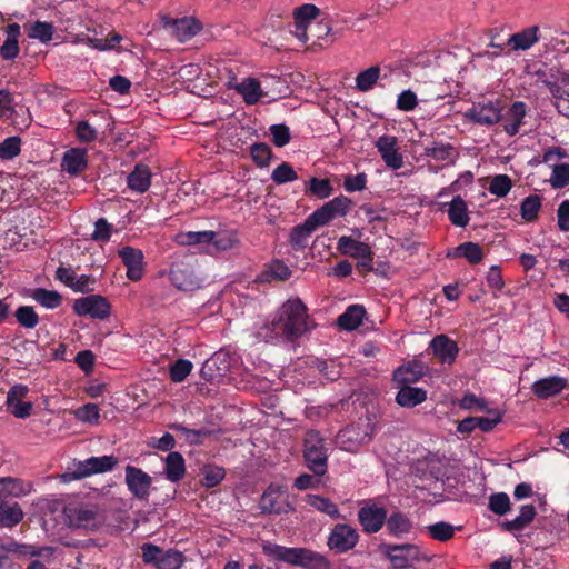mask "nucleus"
I'll return each instance as SVG.
<instances>
[{
  "label": "nucleus",
  "instance_id": "b1692460",
  "mask_svg": "<svg viewBox=\"0 0 569 569\" xmlns=\"http://www.w3.org/2000/svg\"><path fill=\"white\" fill-rule=\"evenodd\" d=\"M318 227L319 226L315 220H312L311 216H309L301 224L293 227L289 234V243L291 248L297 251L303 250L308 246V239L311 233Z\"/></svg>",
  "mask_w": 569,
  "mask_h": 569
},
{
  "label": "nucleus",
  "instance_id": "7c9ffc66",
  "mask_svg": "<svg viewBox=\"0 0 569 569\" xmlns=\"http://www.w3.org/2000/svg\"><path fill=\"white\" fill-rule=\"evenodd\" d=\"M172 30L176 38L184 42L201 30V23L192 17H184L172 21Z\"/></svg>",
  "mask_w": 569,
  "mask_h": 569
},
{
  "label": "nucleus",
  "instance_id": "393cba45",
  "mask_svg": "<svg viewBox=\"0 0 569 569\" xmlns=\"http://www.w3.org/2000/svg\"><path fill=\"white\" fill-rule=\"evenodd\" d=\"M385 525L387 532L397 539L407 537L413 529L411 519L400 511L392 512L389 517L387 516Z\"/></svg>",
  "mask_w": 569,
  "mask_h": 569
},
{
  "label": "nucleus",
  "instance_id": "0eeeda50",
  "mask_svg": "<svg viewBox=\"0 0 569 569\" xmlns=\"http://www.w3.org/2000/svg\"><path fill=\"white\" fill-rule=\"evenodd\" d=\"M353 207V201L346 196H338L330 201L323 203L315 210L310 216L319 227L328 224L338 217H345Z\"/></svg>",
  "mask_w": 569,
  "mask_h": 569
},
{
  "label": "nucleus",
  "instance_id": "ddd939ff",
  "mask_svg": "<svg viewBox=\"0 0 569 569\" xmlns=\"http://www.w3.org/2000/svg\"><path fill=\"white\" fill-rule=\"evenodd\" d=\"M69 527L92 529L97 527V511L83 505H68L63 510Z\"/></svg>",
  "mask_w": 569,
  "mask_h": 569
},
{
  "label": "nucleus",
  "instance_id": "f8f14e48",
  "mask_svg": "<svg viewBox=\"0 0 569 569\" xmlns=\"http://www.w3.org/2000/svg\"><path fill=\"white\" fill-rule=\"evenodd\" d=\"M126 485L131 495L139 500H147L150 495L152 478L142 469L128 465L126 467Z\"/></svg>",
  "mask_w": 569,
  "mask_h": 569
},
{
  "label": "nucleus",
  "instance_id": "72a5a7b5",
  "mask_svg": "<svg viewBox=\"0 0 569 569\" xmlns=\"http://www.w3.org/2000/svg\"><path fill=\"white\" fill-rule=\"evenodd\" d=\"M337 248L342 254L355 258L369 257V254H371V249L367 243L355 240L348 236L339 238Z\"/></svg>",
  "mask_w": 569,
  "mask_h": 569
},
{
  "label": "nucleus",
  "instance_id": "a211bd4d",
  "mask_svg": "<svg viewBox=\"0 0 569 569\" xmlns=\"http://www.w3.org/2000/svg\"><path fill=\"white\" fill-rule=\"evenodd\" d=\"M568 386V380L559 376H550L537 380L532 385V392L539 399H548L559 395Z\"/></svg>",
  "mask_w": 569,
  "mask_h": 569
},
{
  "label": "nucleus",
  "instance_id": "4468645a",
  "mask_svg": "<svg viewBox=\"0 0 569 569\" xmlns=\"http://www.w3.org/2000/svg\"><path fill=\"white\" fill-rule=\"evenodd\" d=\"M466 117L475 123L492 126L500 121L502 114L499 102L489 101L473 104L472 108L466 112Z\"/></svg>",
  "mask_w": 569,
  "mask_h": 569
},
{
  "label": "nucleus",
  "instance_id": "6ab92c4d",
  "mask_svg": "<svg viewBox=\"0 0 569 569\" xmlns=\"http://www.w3.org/2000/svg\"><path fill=\"white\" fill-rule=\"evenodd\" d=\"M122 262L127 267V277L132 281H138L143 276V253L141 250L124 247L119 251Z\"/></svg>",
  "mask_w": 569,
  "mask_h": 569
},
{
  "label": "nucleus",
  "instance_id": "dca6fc26",
  "mask_svg": "<svg viewBox=\"0 0 569 569\" xmlns=\"http://www.w3.org/2000/svg\"><path fill=\"white\" fill-rule=\"evenodd\" d=\"M376 147L385 161V163L393 169L398 170L403 166V158L398 152L397 149V138L392 136H381L377 142Z\"/></svg>",
  "mask_w": 569,
  "mask_h": 569
},
{
  "label": "nucleus",
  "instance_id": "6e6d98bb",
  "mask_svg": "<svg viewBox=\"0 0 569 569\" xmlns=\"http://www.w3.org/2000/svg\"><path fill=\"white\" fill-rule=\"evenodd\" d=\"M252 160L258 167H268L272 157L271 148L266 143H253L250 148Z\"/></svg>",
  "mask_w": 569,
  "mask_h": 569
},
{
  "label": "nucleus",
  "instance_id": "412c9836",
  "mask_svg": "<svg viewBox=\"0 0 569 569\" xmlns=\"http://www.w3.org/2000/svg\"><path fill=\"white\" fill-rule=\"evenodd\" d=\"M430 348L433 355L442 363H452L459 352L456 341L448 338L446 335H438L430 341Z\"/></svg>",
  "mask_w": 569,
  "mask_h": 569
},
{
  "label": "nucleus",
  "instance_id": "0e129e2a",
  "mask_svg": "<svg viewBox=\"0 0 569 569\" xmlns=\"http://www.w3.org/2000/svg\"><path fill=\"white\" fill-rule=\"evenodd\" d=\"M74 416L82 422L97 423L99 419V408L94 403H87L74 411Z\"/></svg>",
  "mask_w": 569,
  "mask_h": 569
},
{
  "label": "nucleus",
  "instance_id": "69168bd1",
  "mask_svg": "<svg viewBox=\"0 0 569 569\" xmlns=\"http://www.w3.org/2000/svg\"><path fill=\"white\" fill-rule=\"evenodd\" d=\"M551 186L556 189L563 188L569 184V164L555 166L550 178Z\"/></svg>",
  "mask_w": 569,
  "mask_h": 569
},
{
  "label": "nucleus",
  "instance_id": "1a4fd4ad",
  "mask_svg": "<svg viewBox=\"0 0 569 569\" xmlns=\"http://www.w3.org/2000/svg\"><path fill=\"white\" fill-rule=\"evenodd\" d=\"M359 538L357 529L347 523H337L329 533L327 545L329 549L343 553L353 549Z\"/></svg>",
  "mask_w": 569,
  "mask_h": 569
},
{
  "label": "nucleus",
  "instance_id": "4d7b16f0",
  "mask_svg": "<svg viewBox=\"0 0 569 569\" xmlns=\"http://www.w3.org/2000/svg\"><path fill=\"white\" fill-rule=\"evenodd\" d=\"M193 365L186 359H179L170 367V379L173 382H182L191 372Z\"/></svg>",
  "mask_w": 569,
  "mask_h": 569
},
{
  "label": "nucleus",
  "instance_id": "c756f323",
  "mask_svg": "<svg viewBox=\"0 0 569 569\" xmlns=\"http://www.w3.org/2000/svg\"><path fill=\"white\" fill-rule=\"evenodd\" d=\"M87 150L72 148L62 158V168L70 174H78L87 168Z\"/></svg>",
  "mask_w": 569,
  "mask_h": 569
},
{
  "label": "nucleus",
  "instance_id": "a19ab883",
  "mask_svg": "<svg viewBox=\"0 0 569 569\" xmlns=\"http://www.w3.org/2000/svg\"><path fill=\"white\" fill-rule=\"evenodd\" d=\"M305 500L310 507L328 515L332 519H338L341 516L337 505L333 503L329 498L318 495H307Z\"/></svg>",
  "mask_w": 569,
  "mask_h": 569
},
{
  "label": "nucleus",
  "instance_id": "4c0bfd02",
  "mask_svg": "<svg viewBox=\"0 0 569 569\" xmlns=\"http://www.w3.org/2000/svg\"><path fill=\"white\" fill-rule=\"evenodd\" d=\"M24 512L18 502H0V527L12 528L23 519Z\"/></svg>",
  "mask_w": 569,
  "mask_h": 569
},
{
  "label": "nucleus",
  "instance_id": "c9c22d12",
  "mask_svg": "<svg viewBox=\"0 0 569 569\" xmlns=\"http://www.w3.org/2000/svg\"><path fill=\"white\" fill-rule=\"evenodd\" d=\"M166 477L171 482L180 481L186 475L184 459L180 452L171 451L166 458Z\"/></svg>",
  "mask_w": 569,
  "mask_h": 569
},
{
  "label": "nucleus",
  "instance_id": "f257e3e1",
  "mask_svg": "<svg viewBox=\"0 0 569 569\" xmlns=\"http://www.w3.org/2000/svg\"><path fill=\"white\" fill-rule=\"evenodd\" d=\"M312 328L308 309L300 299L286 301L271 322L263 325L257 332L258 337L271 341L281 338L295 341Z\"/></svg>",
  "mask_w": 569,
  "mask_h": 569
},
{
  "label": "nucleus",
  "instance_id": "338daca9",
  "mask_svg": "<svg viewBox=\"0 0 569 569\" xmlns=\"http://www.w3.org/2000/svg\"><path fill=\"white\" fill-rule=\"evenodd\" d=\"M269 130L276 147L282 148L290 142L291 134L286 124H272Z\"/></svg>",
  "mask_w": 569,
  "mask_h": 569
},
{
  "label": "nucleus",
  "instance_id": "bb28decb",
  "mask_svg": "<svg viewBox=\"0 0 569 569\" xmlns=\"http://www.w3.org/2000/svg\"><path fill=\"white\" fill-rule=\"evenodd\" d=\"M425 156L432 158L436 161H447L452 164L459 157V152L450 143L432 141L425 147Z\"/></svg>",
  "mask_w": 569,
  "mask_h": 569
},
{
  "label": "nucleus",
  "instance_id": "473e14b6",
  "mask_svg": "<svg viewBox=\"0 0 569 569\" xmlns=\"http://www.w3.org/2000/svg\"><path fill=\"white\" fill-rule=\"evenodd\" d=\"M233 88L239 94L242 96L247 104H254L260 100L261 97H263L260 82L256 78H246L240 83H237Z\"/></svg>",
  "mask_w": 569,
  "mask_h": 569
},
{
  "label": "nucleus",
  "instance_id": "9d476101",
  "mask_svg": "<svg viewBox=\"0 0 569 569\" xmlns=\"http://www.w3.org/2000/svg\"><path fill=\"white\" fill-rule=\"evenodd\" d=\"M76 315L90 316L97 319H107L110 316L111 307L108 300L99 295H91L77 299L72 307Z\"/></svg>",
  "mask_w": 569,
  "mask_h": 569
},
{
  "label": "nucleus",
  "instance_id": "e433bc0d",
  "mask_svg": "<svg viewBox=\"0 0 569 569\" xmlns=\"http://www.w3.org/2000/svg\"><path fill=\"white\" fill-rule=\"evenodd\" d=\"M448 218L453 226L466 227L469 223L468 207L466 201L460 197L456 196L449 202Z\"/></svg>",
  "mask_w": 569,
  "mask_h": 569
},
{
  "label": "nucleus",
  "instance_id": "79ce46f5",
  "mask_svg": "<svg viewBox=\"0 0 569 569\" xmlns=\"http://www.w3.org/2000/svg\"><path fill=\"white\" fill-rule=\"evenodd\" d=\"M214 238V231H189L179 233L177 242L182 246L210 244Z\"/></svg>",
  "mask_w": 569,
  "mask_h": 569
},
{
  "label": "nucleus",
  "instance_id": "5701e85b",
  "mask_svg": "<svg viewBox=\"0 0 569 569\" xmlns=\"http://www.w3.org/2000/svg\"><path fill=\"white\" fill-rule=\"evenodd\" d=\"M425 370L426 366L420 360H412L393 372V381L396 385L416 383L423 377Z\"/></svg>",
  "mask_w": 569,
  "mask_h": 569
},
{
  "label": "nucleus",
  "instance_id": "c03bdc74",
  "mask_svg": "<svg viewBox=\"0 0 569 569\" xmlns=\"http://www.w3.org/2000/svg\"><path fill=\"white\" fill-rule=\"evenodd\" d=\"M305 192L316 197L317 199H327L333 193V187L329 179H318L312 177L306 183Z\"/></svg>",
  "mask_w": 569,
  "mask_h": 569
},
{
  "label": "nucleus",
  "instance_id": "a18cd8bd",
  "mask_svg": "<svg viewBox=\"0 0 569 569\" xmlns=\"http://www.w3.org/2000/svg\"><path fill=\"white\" fill-rule=\"evenodd\" d=\"M380 77V68L372 66L365 71H361L356 77V88L361 92H367L373 88Z\"/></svg>",
  "mask_w": 569,
  "mask_h": 569
},
{
  "label": "nucleus",
  "instance_id": "680f3d73",
  "mask_svg": "<svg viewBox=\"0 0 569 569\" xmlns=\"http://www.w3.org/2000/svg\"><path fill=\"white\" fill-rule=\"evenodd\" d=\"M489 509L496 515H506L510 510L509 496L505 492L492 493L489 497Z\"/></svg>",
  "mask_w": 569,
  "mask_h": 569
},
{
  "label": "nucleus",
  "instance_id": "052dcab7",
  "mask_svg": "<svg viewBox=\"0 0 569 569\" xmlns=\"http://www.w3.org/2000/svg\"><path fill=\"white\" fill-rule=\"evenodd\" d=\"M512 186L511 179L507 174H498L492 178L489 184V192L497 197H505Z\"/></svg>",
  "mask_w": 569,
  "mask_h": 569
},
{
  "label": "nucleus",
  "instance_id": "cd10ccee",
  "mask_svg": "<svg viewBox=\"0 0 569 569\" xmlns=\"http://www.w3.org/2000/svg\"><path fill=\"white\" fill-rule=\"evenodd\" d=\"M6 40L0 47V56L4 60H13L19 54L20 26L11 23L6 27Z\"/></svg>",
  "mask_w": 569,
  "mask_h": 569
},
{
  "label": "nucleus",
  "instance_id": "aec40b11",
  "mask_svg": "<svg viewBox=\"0 0 569 569\" xmlns=\"http://www.w3.org/2000/svg\"><path fill=\"white\" fill-rule=\"evenodd\" d=\"M169 277L171 283L179 290L193 291L199 288L197 277H194L190 267L184 263H173Z\"/></svg>",
  "mask_w": 569,
  "mask_h": 569
},
{
  "label": "nucleus",
  "instance_id": "4be33fe9",
  "mask_svg": "<svg viewBox=\"0 0 569 569\" xmlns=\"http://www.w3.org/2000/svg\"><path fill=\"white\" fill-rule=\"evenodd\" d=\"M527 113V106L522 101H516L508 109L506 114L500 119L502 121L503 130L510 136L513 137L519 132L521 124L523 123V118Z\"/></svg>",
  "mask_w": 569,
  "mask_h": 569
},
{
  "label": "nucleus",
  "instance_id": "2eb2a0df",
  "mask_svg": "<svg viewBox=\"0 0 569 569\" xmlns=\"http://www.w3.org/2000/svg\"><path fill=\"white\" fill-rule=\"evenodd\" d=\"M319 13L320 10L311 3L302 4L295 9V30L292 33L302 43H307L309 41L308 27L311 24L312 20L319 16Z\"/></svg>",
  "mask_w": 569,
  "mask_h": 569
},
{
  "label": "nucleus",
  "instance_id": "13d9d810",
  "mask_svg": "<svg viewBox=\"0 0 569 569\" xmlns=\"http://www.w3.org/2000/svg\"><path fill=\"white\" fill-rule=\"evenodd\" d=\"M271 179L277 184H283L297 180L298 176L291 164L282 162L272 171Z\"/></svg>",
  "mask_w": 569,
  "mask_h": 569
},
{
  "label": "nucleus",
  "instance_id": "f03ea898",
  "mask_svg": "<svg viewBox=\"0 0 569 569\" xmlns=\"http://www.w3.org/2000/svg\"><path fill=\"white\" fill-rule=\"evenodd\" d=\"M268 558L303 569H330V561L321 553L302 547H284L272 542L262 545Z\"/></svg>",
  "mask_w": 569,
  "mask_h": 569
},
{
  "label": "nucleus",
  "instance_id": "3c124183",
  "mask_svg": "<svg viewBox=\"0 0 569 569\" xmlns=\"http://www.w3.org/2000/svg\"><path fill=\"white\" fill-rule=\"evenodd\" d=\"M456 256L466 258L468 262L472 264L479 263L483 258L481 247L478 243L470 241L459 244L456 248Z\"/></svg>",
  "mask_w": 569,
  "mask_h": 569
},
{
  "label": "nucleus",
  "instance_id": "864d4df0",
  "mask_svg": "<svg viewBox=\"0 0 569 569\" xmlns=\"http://www.w3.org/2000/svg\"><path fill=\"white\" fill-rule=\"evenodd\" d=\"M28 36L31 39H37L41 42H48L52 39L53 26L49 22L36 21L30 26Z\"/></svg>",
  "mask_w": 569,
  "mask_h": 569
},
{
  "label": "nucleus",
  "instance_id": "c85d7f7f",
  "mask_svg": "<svg viewBox=\"0 0 569 569\" xmlns=\"http://www.w3.org/2000/svg\"><path fill=\"white\" fill-rule=\"evenodd\" d=\"M128 187L136 192H146L151 184V171L147 164L139 163L127 177Z\"/></svg>",
  "mask_w": 569,
  "mask_h": 569
},
{
  "label": "nucleus",
  "instance_id": "5fc2aeb1",
  "mask_svg": "<svg viewBox=\"0 0 569 569\" xmlns=\"http://www.w3.org/2000/svg\"><path fill=\"white\" fill-rule=\"evenodd\" d=\"M21 151V139L17 136L8 137L0 142V159L11 160Z\"/></svg>",
  "mask_w": 569,
  "mask_h": 569
},
{
  "label": "nucleus",
  "instance_id": "603ef678",
  "mask_svg": "<svg viewBox=\"0 0 569 569\" xmlns=\"http://www.w3.org/2000/svg\"><path fill=\"white\" fill-rule=\"evenodd\" d=\"M183 562L184 556L182 552L169 549L168 551L162 552L157 567L158 569H180Z\"/></svg>",
  "mask_w": 569,
  "mask_h": 569
},
{
  "label": "nucleus",
  "instance_id": "20e7f679",
  "mask_svg": "<svg viewBox=\"0 0 569 569\" xmlns=\"http://www.w3.org/2000/svg\"><path fill=\"white\" fill-rule=\"evenodd\" d=\"M303 458L309 470L316 476H323L328 468V453L325 439L317 430L306 432L303 441Z\"/></svg>",
  "mask_w": 569,
  "mask_h": 569
},
{
  "label": "nucleus",
  "instance_id": "37998d69",
  "mask_svg": "<svg viewBox=\"0 0 569 569\" xmlns=\"http://www.w3.org/2000/svg\"><path fill=\"white\" fill-rule=\"evenodd\" d=\"M30 297L48 309H56L62 303V296L58 291L44 288L32 290Z\"/></svg>",
  "mask_w": 569,
  "mask_h": 569
},
{
  "label": "nucleus",
  "instance_id": "bf43d9fd",
  "mask_svg": "<svg viewBox=\"0 0 569 569\" xmlns=\"http://www.w3.org/2000/svg\"><path fill=\"white\" fill-rule=\"evenodd\" d=\"M76 134L79 141L84 143L93 142L98 139V130L88 120H81L76 124Z\"/></svg>",
  "mask_w": 569,
  "mask_h": 569
},
{
  "label": "nucleus",
  "instance_id": "39448f33",
  "mask_svg": "<svg viewBox=\"0 0 569 569\" xmlns=\"http://www.w3.org/2000/svg\"><path fill=\"white\" fill-rule=\"evenodd\" d=\"M382 553L390 560L392 569H408L421 559V550L412 543L381 545Z\"/></svg>",
  "mask_w": 569,
  "mask_h": 569
},
{
  "label": "nucleus",
  "instance_id": "58836bf2",
  "mask_svg": "<svg viewBox=\"0 0 569 569\" xmlns=\"http://www.w3.org/2000/svg\"><path fill=\"white\" fill-rule=\"evenodd\" d=\"M536 508L533 505H523L520 508L519 516L515 519L505 521L502 528L506 531H519L526 528L536 517Z\"/></svg>",
  "mask_w": 569,
  "mask_h": 569
},
{
  "label": "nucleus",
  "instance_id": "7ed1b4c3",
  "mask_svg": "<svg viewBox=\"0 0 569 569\" xmlns=\"http://www.w3.org/2000/svg\"><path fill=\"white\" fill-rule=\"evenodd\" d=\"M375 432V427L368 417L359 418L356 422L340 430L335 439L337 447L343 451L356 453L368 445Z\"/></svg>",
  "mask_w": 569,
  "mask_h": 569
},
{
  "label": "nucleus",
  "instance_id": "2f4dec72",
  "mask_svg": "<svg viewBox=\"0 0 569 569\" xmlns=\"http://www.w3.org/2000/svg\"><path fill=\"white\" fill-rule=\"evenodd\" d=\"M539 40V28L532 26L520 32L511 34L508 44L512 50H528Z\"/></svg>",
  "mask_w": 569,
  "mask_h": 569
},
{
  "label": "nucleus",
  "instance_id": "09e8293b",
  "mask_svg": "<svg viewBox=\"0 0 569 569\" xmlns=\"http://www.w3.org/2000/svg\"><path fill=\"white\" fill-rule=\"evenodd\" d=\"M170 429L179 431L188 443L194 446L201 445L203 438L209 437L211 435V430L209 429L202 428L199 430H194L178 423L171 425Z\"/></svg>",
  "mask_w": 569,
  "mask_h": 569
},
{
  "label": "nucleus",
  "instance_id": "f704fd0d",
  "mask_svg": "<svg viewBox=\"0 0 569 569\" xmlns=\"http://www.w3.org/2000/svg\"><path fill=\"white\" fill-rule=\"evenodd\" d=\"M366 316V309L361 305L349 306L346 311L338 317V325L346 330H355L361 323Z\"/></svg>",
  "mask_w": 569,
  "mask_h": 569
},
{
  "label": "nucleus",
  "instance_id": "a878e982",
  "mask_svg": "<svg viewBox=\"0 0 569 569\" xmlns=\"http://www.w3.org/2000/svg\"><path fill=\"white\" fill-rule=\"evenodd\" d=\"M396 402L403 408H413L427 399V391L411 385H397Z\"/></svg>",
  "mask_w": 569,
  "mask_h": 569
},
{
  "label": "nucleus",
  "instance_id": "8fccbe9b",
  "mask_svg": "<svg viewBox=\"0 0 569 569\" xmlns=\"http://www.w3.org/2000/svg\"><path fill=\"white\" fill-rule=\"evenodd\" d=\"M14 317L18 323L26 329H33L39 323V316L34 311L33 307L30 306H20L16 312Z\"/></svg>",
  "mask_w": 569,
  "mask_h": 569
},
{
  "label": "nucleus",
  "instance_id": "ea45409f",
  "mask_svg": "<svg viewBox=\"0 0 569 569\" xmlns=\"http://www.w3.org/2000/svg\"><path fill=\"white\" fill-rule=\"evenodd\" d=\"M546 87L549 88L553 99L555 107L558 112L569 118V90L558 84L556 81L545 80Z\"/></svg>",
  "mask_w": 569,
  "mask_h": 569
},
{
  "label": "nucleus",
  "instance_id": "49530a36",
  "mask_svg": "<svg viewBox=\"0 0 569 569\" xmlns=\"http://www.w3.org/2000/svg\"><path fill=\"white\" fill-rule=\"evenodd\" d=\"M541 208V197L538 194H530L525 198L520 206V212L523 220L527 222L535 221L538 218V212Z\"/></svg>",
  "mask_w": 569,
  "mask_h": 569
},
{
  "label": "nucleus",
  "instance_id": "423d86ee",
  "mask_svg": "<svg viewBox=\"0 0 569 569\" xmlns=\"http://www.w3.org/2000/svg\"><path fill=\"white\" fill-rule=\"evenodd\" d=\"M118 465V458L110 456L90 457L83 461L74 463V469L63 477L71 479H82L93 473L111 471Z\"/></svg>",
  "mask_w": 569,
  "mask_h": 569
},
{
  "label": "nucleus",
  "instance_id": "f3484780",
  "mask_svg": "<svg viewBox=\"0 0 569 569\" xmlns=\"http://www.w3.org/2000/svg\"><path fill=\"white\" fill-rule=\"evenodd\" d=\"M33 490L30 481L20 478L2 477L0 478V502H7V498H21L28 496Z\"/></svg>",
  "mask_w": 569,
  "mask_h": 569
},
{
  "label": "nucleus",
  "instance_id": "e2e57ef3",
  "mask_svg": "<svg viewBox=\"0 0 569 569\" xmlns=\"http://www.w3.org/2000/svg\"><path fill=\"white\" fill-rule=\"evenodd\" d=\"M224 469L216 466L206 467L202 470V485L212 488L219 485L224 478Z\"/></svg>",
  "mask_w": 569,
  "mask_h": 569
},
{
  "label": "nucleus",
  "instance_id": "9b49d317",
  "mask_svg": "<svg viewBox=\"0 0 569 569\" xmlns=\"http://www.w3.org/2000/svg\"><path fill=\"white\" fill-rule=\"evenodd\" d=\"M358 521L365 533H377L387 521V509L376 503H366L358 510Z\"/></svg>",
  "mask_w": 569,
  "mask_h": 569
},
{
  "label": "nucleus",
  "instance_id": "de8ad7c7",
  "mask_svg": "<svg viewBox=\"0 0 569 569\" xmlns=\"http://www.w3.org/2000/svg\"><path fill=\"white\" fill-rule=\"evenodd\" d=\"M426 531L433 540L446 542L453 537L456 528L446 521H439L427 526Z\"/></svg>",
  "mask_w": 569,
  "mask_h": 569
},
{
  "label": "nucleus",
  "instance_id": "6e6552de",
  "mask_svg": "<svg viewBox=\"0 0 569 569\" xmlns=\"http://www.w3.org/2000/svg\"><path fill=\"white\" fill-rule=\"evenodd\" d=\"M286 491L284 486L271 483L260 499L262 513L281 515L293 511L292 505L284 497Z\"/></svg>",
  "mask_w": 569,
  "mask_h": 569
},
{
  "label": "nucleus",
  "instance_id": "774afa93",
  "mask_svg": "<svg viewBox=\"0 0 569 569\" xmlns=\"http://www.w3.org/2000/svg\"><path fill=\"white\" fill-rule=\"evenodd\" d=\"M367 174L365 172L356 176L347 174L343 179V188L347 192L362 191L367 186Z\"/></svg>",
  "mask_w": 569,
  "mask_h": 569
}]
</instances>
